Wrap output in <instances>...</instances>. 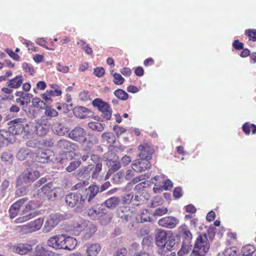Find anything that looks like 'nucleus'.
<instances>
[{
  "label": "nucleus",
  "instance_id": "obj_1",
  "mask_svg": "<svg viewBox=\"0 0 256 256\" xmlns=\"http://www.w3.org/2000/svg\"><path fill=\"white\" fill-rule=\"evenodd\" d=\"M28 200L26 198L20 199L10 207L9 213L11 218L20 216L19 218L16 219V223H22L26 222L37 215V212L34 209L32 208L30 202L26 204Z\"/></svg>",
  "mask_w": 256,
  "mask_h": 256
},
{
  "label": "nucleus",
  "instance_id": "obj_2",
  "mask_svg": "<svg viewBox=\"0 0 256 256\" xmlns=\"http://www.w3.org/2000/svg\"><path fill=\"white\" fill-rule=\"evenodd\" d=\"M138 149L140 151L138 154V158L132 162V166L134 171L141 172L150 168V160L154 152V149L148 144L140 145Z\"/></svg>",
  "mask_w": 256,
  "mask_h": 256
},
{
  "label": "nucleus",
  "instance_id": "obj_3",
  "mask_svg": "<svg viewBox=\"0 0 256 256\" xmlns=\"http://www.w3.org/2000/svg\"><path fill=\"white\" fill-rule=\"evenodd\" d=\"M210 246L206 234L200 235L196 238L190 256H205L210 249Z\"/></svg>",
  "mask_w": 256,
  "mask_h": 256
},
{
  "label": "nucleus",
  "instance_id": "obj_4",
  "mask_svg": "<svg viewBox=\"0 0 256 256\" xmlns=\"http://www.w3.org/2000/svg\"><path fill=\"white\" fill-rule=\"evenodd\" d=\"M40 176L38 171L34 170L29 168L24 171L17 180V186H20L22 184H30L35 181Z\"/></svg>",
  "mask_w": 256,
  "mask_h": 256
},
{
  "label": "nucleus",
  "instance_id": "obj_5",
  "mask_svg": "<svg viewBox=\"0 0 256 256\" xmlns=\"http://www.w3.org/2000/svg\"><path fill=\"white\" fill-rule=\"evenodd\" d=\"M180 234L183 241L180 252L184 254H186L192 250L191 241L192 236L191 232L185 226L182 227Z\"/></svg>",
  "mask_w": 256,
  "mask_h": 256
},
{
  "label": "nucleus",
  "instance_id": "obj_6",
  "mask_svg": "<svg viewBox=\"0 0 256 256\" xmlns=\"http://www.w3.org/2000/svg\"><path fill=\"white\" fill-rule=\"evenodd\" d=\"M85 199L80 194L76 192H70L65 198L66 202L70 206H76L80 209L83 208Z\"/></svg>",
  "mask_w": 256,
  "mask_h": 256
},
{
  "label": "nucleus",
  "instance_id": "obj_7",
  "mask_svg": "<svg viewBox=\"0 0 256 256\" xmlns=\"http://www.w3.org/2000/svg\"><path fill=\"white\" fill-rule=\"evenodd\" d=\"M78 228L80 231L84 232V238L85 240L90 238L97 230L95 224L86 220H81L78 224Z\"/></svg>",
  "mask_w": 256,
  "mask_h": 256
},
{
  "label": "nucleus",
  "instance_id": "obj_8",
  "mask_svg": "<svg viewBox=\"0 0 256 256\" xmlns=\"http://www.w3.org/2000/svg\"><path fill=\"white\" fill-rule=\"evenodd\" d=\"M26 119L18 118L8 122V130L12 134H19L25 129Z\"/></svg>",
  "mask_w": 256,
  "mask_h": 256
},
{
  "label": "nucleus",
  "instance_id": "obj_9",
  "mask_svg": "<svg viewBox=\"0 0 256 256\" xmlns=\"http://www.w3.org/2000/svg\"><path fill=\"white\" fill-rule=\"evenodd\" d=\"M86 130L80 126H76L68 134V137L74 141L79 143L86 142Z\"/></svg>",
  "mask_w": 256,
  "mask_h": 256
},
{
  "label": "nucleus",
  "instance_id": "obj_10",
  "mask_svg": "<svg viewBox=\"0 0 256 256\" xmlns=\"http://www.w3.org/2000/svg\"><path fill=\"white\" fill-rule=\"evenodd\" d=\"M92 105L96 107L102 112V116L106 120H109L112 116V112L108 104L103 102L99 98H96L92 101Z\"/></svg>",
  "mask_w": 256,
  "mask_h": 256
},
{
  "label": "nucleus",
  "instance_id": "obj_11",
  "mask_svg": "<svg viewBox=\"0 0 256 256\" xmlns=\"http://www.w3.org/2000/svg\"><path fill=\"white\" fill-rule=\"evenodd\" d=\"M62 219V216L58 214H52L46 218L44 231L48 232L51 231Z\"/></svg>",
  "mask_w": 256,
  "mask_h": 256
},
{
  "label": "nucleus",
  "instance_id": "obj_12",
  "mask_svg": "<svg viewBox=\"0 0 256 256\" xmlns=\"http://www.w3.org/2000/svg\"><path fill=\"white\" fill-rule=\"evenodd\" d=\"M116 214L124 223L130 222L134 216V214L130 208L125 206H120L117 209Z\"/></svg>",
  "mask_w": 256,
  "mask_h": 256
},
{
  "label": "nucleus",
  "instance_id": "obj_13",
  "mask_svg": "<svg viewBox=\"0 0 256 256\" xmlns=\"http://www.w3.org/2000/svg\"><path fill=\"white\" fill-rule=\"evenodd\" d=\"M10 249L14 253L25 255L32 250V246L28 243H18L12 246Z\"/></svg>",
  "mask_w": 256,
  "mask_h": 256
},
{
  "label": "nucleus",
  "instance_id": "obj_14",
  "mask_svg": "<svg viewBox=\"0 0 256 256\" xmlns=\"http://www.w3.org/2000/svg\"><path fill=\"white\" fill-rule=\"evenodd\" d=\"M110 154L114 156V158L113 159H110V158H107L106 164L110 168V169L107 172L106 178L108 177L112 174L118 170L120 168V162L118 161V156L112 152H110Z\"/></svg>",
  "mask_w": 256,
  "mask_h": 256
},
{
  "label": "nucleus",
  "instance_id": "obj_15",
  "mask_svg": "<svg viewBox=\"0 0 256 256\" xmlns=\"http://www.w3.org/2000/svg\"><path fill=\"white\" fill-rule=\"evenodd\" d=\"M64 240V234L56 235L48 240V245L56 250L63 249Z\"/></svg>",
  "mask_w": 256,
  "mask_h": 256
},
{
  "label": "nucleus",
  "instance_id": "obj_16",
  "mask_svg": "<svg viewBox=\"0 0 256 256\" xmlns=\"http://www.w3.org/2000/svg\"><path fill=\"white\" fill-rule=\"evenodd\" d=\"M56 147L60 150H66L70 152L75 150L77 146L75 143L68 140L62 139L57 142Z\"/></svg>",
  "mask_w": 256,
  "mask_h": 256
},
{
  "label": "nucleus",
  "instance_id": "obj_17",
  "mask_svg": "<svg viewBox=\"0 0 256 256\" xmlns=\"http://www.w3.org/2000/svg\"><path fill=\"white\" fill-rule=\"evenodd\" d=\"M74 115L80 118L84 119L93 115L92 112L84 106H77L74 108Z\"/></svg>",
  "mask_w": 256,
  "mask_h": 256
},
{
  "label": "nucleus",
  "instance_id": "obj_18",
  "mask_svg": "<svg viewBox=\"0 0 256 256\" xmlns=\"http://www.w3.org/2000/svg\"><path fill=\"white\" fill-rule=\"evenodd\" d=\"M178 223V220L172 216L164 217L160 220L158 222L160 226L169 228H174Z\"/></svg>",
  "mask_w": 256,
  "mask_h": 256
},
{
  "label": "nucleus",
  "instance_id": "obj_19",
  "mask_svg": "<svg viewBox=\"0 0 256 256\" xmlns=\"http://www.w3.org/2000/svg\"><path fill=\"white\" fill-rule=\"evenodd\" d=\"M170 233H168L166 230H158L156 234V244L159 247H162L166 244L168 237L170 236Z\"/></svg>",
  "mask_w": 256,
  "mask_h": 256
},
{
  "label": "nucleus",
  "instance_id": "obj_20",
  "mask_svg": "<svg viewBox=\"0 0 256 256\" xmlns=\"http://www.w3.org/2000/svg\"><path fill=\"white\" fill-rule=\"evenodd\" d=\"M54 158V152L50 150H46L40 153L37 156L36 160L40 162L46 163L52 161Z\"/></svg>",
  "mask_w": 256,
  "mask_h": 256
},
{
  "label": "nucleus",
  "instance_id": "obj_21",
  "mask_svg": "<svg viewBox=\"0 0 256 256\" xmlns=\"http://www.w3.org/2000/svg\"><path fill=\"white\" fill-rule=\"evenodd\" d=\"M92 170V166L88 165L84 168H80L74 174L76 177L80 180L88 179L90 176V172Z\"/></svg>",
  "mask_w": 256,
  "mask_h": 256
},
{
  "label": "nucleus",
  "instance_id": "obj_22",
  "mask_svg": "<svg viewBox=\"0 0 256 256\" xmlns=\"http://www.w3.org/2000/svg\"><path fill=\"white\" fill-rule=\"evenodd\" d=\"M52 132L59 136H64L69 132V128L62 122H56L52 127Z\"/></svg>",
  "mask_w": 256,
  "mask_h": 256
},
{
  "label": "nucleus",
  "instance_id": "obj_23",
  "mask_svg": "<svg viewBox=\"0 0 256 256\" xmlns=\"http://www.w3.org/2000/svg\"><path fill=\"white\" fill-rule=\"evenodd\" d=\"M63 249L71 250L74 248L77 245V240L76 238L64 234Z\"/></svg>",
  "mask_w": 256,
  "mask_h": 256
},
{
  "label": "nucleus",
  "instance_id": "obj_24",
  "mask_svg": "<svg viewBox=\"0 0 256 256\" xmlns=\"http://www.w3.org/2000/svg\"><path fill=\"white\" fill-rule=\"evenodd\" d=\"M104 214V210L102 206L96 205L94 206L88 210V216L93 220H95L100 218V214Z\"/></svg>",
  "mask_w": 256,
  "mask_h": 256
},
{
  "label": "nucleus",
  "instance_id": "obj_25",
  "mask_svg": "<svg viewBox=\"0 0 256 256\" xmlns=\"http://www.w3.org/2000/svg\"><path fill=\"white\" fill-rule=\"evenodd\" d=\"M100 244L96 243L94 244H86V256H96L101 250Z\"/></svg>",
  "mask_w": 256,
  "mask_h": 256
},
{
  "label": "nucleus",
  "instance_id": "obj_26",
  "mask_svg": "<svg viewBox=\"0 0 256 256\" xmlns=\"http://www.w3.org/2000/svg\"><path fill=\"white\" fill-rule=\"evenodd\" d=\"M40 124L36 126V133L39 136L46 135L49 130V126L46 124V121L40 120Z\"/></svg>",
  "mask_w": 256,
  "mask_h": 256
},
{
  "label": "nucleus",
  "instance_id": "obj_27",
  "mask_svg": "<svg viewBox=\"0 0 256 256\" xmlns=\"http://www.w3.org/2000/svg\"><path fill=\"white\" fill-rule=\"evenodd\" d=\"M120 198L116 196H112L107 199L104 202V206L111 210L115 209L120 203Z\"/></svg>",
  "mask_w": 256,
  "mask_h": 256
},
{
  "label": "nucleus",
  "instance_id": "obj_28",
  "mask_svg": "<svg viewBox=\"0 0 256 256\" xmlns=\"http://www.w3.org/2000/svg\"><path fill=\"white\" fill-rule=\"evenodd\" d=\"M23 78L22 75L16 76L14 78L9 80L6 84L11 88H20L23 82Z\"/></svg>",
  "mask_w": 256,
  "mask_h": 256
},
{
  "label": "nucleus",
  "instance_id": "obj_29",
  "mask_svg": "<svg viewBox=\"0 0 256 256\" xmlns=\"http://www.w3.org/2000/svg\"><path fill=\"white\" fill-rule=\"evenodd\" d=\"M86 192L88 201L90 202L100 192V188L96 185H92L88 188L86 189Z\"/></svg>",
  "mask_w": 256,
  "mask_h": 256
},
{
  "label": "nucleus",
  "instance_id": "obj_30",
  "mask_svg": "<svg viewBox=\"0 0 256 256\" xmlns=\"http://www.w3.org/2000/svg\"><path fill=\"white\" fill-rule=\"evenodd\" d=\"M166 244L161 248L164 249H166L168 251L172 250L176 245V240L174 236L170 234V236L168 237L167 240H166Z\"/></svg>",
  "mask_w": 256,
  "mask_h": 256
},
{
  "label": "nucleus",
  "instance_id": "obj_31",
  "mask_svg": "<svg viewBox=\"0 0 256 256\" xmlns=\"http://www.w3.org/2000/svg\"><path fill=\"white\" fill-rule=\"evenodd\" d=\"M52 188V184L50 182L44 185L38 190V194L44 198L48 199V196Z\"/></svg>",
  "mask_w": 256,
  "mask_h": 256
},
{
  "label": "nucleus",
  "instance_id": "obj_32",
  "mask_svg": "<svg viewBox=\"0 0 256 256\" xmlns=\"http://www.w3.org/2000/svg\"><path fill=\"white\" fill-rule=\"evenodd\" d=\"M46 110L44 113V115L42 116L40 119L42 120L46 121V122H48V120L49 119L46 118V116L49 118H54L58 116V112L54 109L51 108L46 106Z\"/></svg>",
  "mask_w": 256,
  "mask_h": 256
},
{
  "label": "nucleus",
  "instance_id": "obj_33",
  "mask_svg": "<svg viewBox=\"0 0 256 256\" xmlns=\"http://www.w3.org/2000/svg\"><path fill=\"white\" fill-rule=\"evenodd\" d=\"M11 132L4 130H0V140H2L4 144L8 145V143L12 142Z\"/></svg>",
  "mask_w": 256,
  "mask_h": 256
},
{
  "label": "nucleus",
  "instance_id": "obj_34",
  "mask_svg": "<svg viewBox=\"0 0 256 256\" xmlns=\"http://www.w3.org/2000/svg\"><path fill=\"white\" fill-rule=\"evenodd\" d=\"M92 166V174L90 175L92 179L97 178L102 170V164L98 163L96 166Z\"/></svg>",
  "mask_w": 256,
  "mask_h": 256
},
{
  "label": "nucleus",
  "instance_id": "obj_35",
  "mask_svg": "<svg viewBox=\"0 0 256 256\" xmlns=\"http://www.w3.org/2000/svg\"><path fill=\"white\" fill-rule=\"evenodd\" d=\"M88 126L93 130L102 132L104 130L105 125L98 122H92L88 124Z\"/></svg>",
  "mask_w": 256,
  "mask_h": 256
},
{
  "label": "nucleus",
  "instance_id": "obj_36",
  "mask_svg": "<svg viewBox=\"0 0 256 256\" xmlns=\"http://www.w3.org/2000/svg\"><path fill=\"white\" fill-rule=\"evenodd\" d=\"M19 232L22 234H27L34 232L32 226L30 222L27 224H24L19 227Z\"/></svg>",
  "mask_w": 256,
  "mask_h": 256
},
{
  "label": "nucleus",
  "instance_id": "obj_37",
  "mask_svg": "<svg viewBox=\"0 0 256 256\" xmlns=\"http://www.w3.org/2000/svg\"><path fill=\"white\" fill-rule=\"evenodd\" d=\"M113 214L112 213H105L104 212L102 214H100V222L102 224H106L109 223L112 218Z\"/></svg>",
  "mask_w": 256,
  "mask_h": 256
},
{
  "label": "nucleus",
  "instance_id": "obj_38",
  "mask_svg": "<svg viewBox=\"0 0 256 256\" xmlns=\"http://www.w3.org/2000/svg\"><path fill=\"white\" fill-rule=\"evenodd\" d=\"M134 194L132 193H128L122 196L120 199L124 206L128 205L133 202Z\"/></svg>",
  "mask_w": 256,
  "mask_h": 256
},
{
  "label": "nucleus",
  "instance_id": "obj_39",
  "mask_svg": "<svg viewBox=\"0 0 256 256\" xmlns=\"http://www.w3.org/2000/svg\"><path fill=\"white\" fill-rule=\"evenodd\" d=\"M217 256H237L236 251L235 249L228 248L224 252L218 253Z\"/></svg>",
  "mask_w": 256,
  "mask_h": 256
},
{
  "label": "nucleus",
  "instance_id": "obj_40",
  "mask_svg": "<svg viewBox=\"0 0 256 256\" xmlns=\"http://www.w3.org/2000/svg\"><path fill=\"white\" fill-rule=\"evenodd\" d=\"M254 252V248L251 245H246L242 248V254L244 256H252Z\"/></svg>",
  "mask_w": 256,
  "mask_h": 256
},
{
  "label": "nucleus",
  "instance_id": "obj_41",
  "mask_svg": "<svg viewBox=\"0 0 256 256\" xmlns=\"http://www.w3.org/2000/svg\"><path fill=\"white\" fill-rule=\"evenodd\" d=\"M33 106L41 109H45L46 104L38 98H34L32 101Z\"/></svg>",
  "mask_w": 256,
  "mask_h": 256
},
{
  "label": "nucleus",
  "instance_id": "obj_42",
  "mask_svg": "<svg viewBox=\"0 0 256 256\" xmlns=\"http://www.w3.org/2000/svg\"><path fill=\"white\" fill-rule=\"evenodd\" d=\"M115 96L121 100H126L128 98V94L122 89H118L114 91Z\"/></svg>",
  "mask_w": 256,
  "mask_h": 256
},
{
  "label": "nucleus",
  "instance_id": "obj_43",
  "mask_svg": "<svg viewBox=\"0 0 256 256\" xmlns=\"http://www.w3.org/2000/svg\"><path fill=\"white\" fill-rule=\"evenodd\" d=\"M81 164L80 160H74L66 168V170L69 172H72L76 170Z\"/></svg>",
  "mask_w": 256,
  "mask_h": 256
},
{
  "label": "nucleus",
  "instance_id": "obj_44",
  "mask_svg": "<svg viewBox=\"0 0 256 256\" xmlns=\"http://www.w3.org/2000/svg\"><path fill=\"white\" fill-rule=\"evenodd\" d=\"M44 220L43 218H38L36 219L34 222H30L34 232L39 230L42 224L44 223Z\"/></svg>",
  "mask_w": 256,
  "mask_h": 256
},
{
  "label": "nucleus",
  "instance_id": "obj_45",
  "mask_svg": "<svg viewBox=\"0 0 256 256\" xmlns=\"http://www.w3.org/2000/svg\"><path fill=\"white\" fill-rule=\"evenodd\" d=\"M102 138L108 143H114L115 141V138L112 133L104 132L102 135Z\"/></svg>",
  "mask_w": 256,
  "mask_h": 256
},
{
  "label": "nucleus",
  "instance_id": "obj_46",
  "mask_svg": "<svg viewBox=\"0 0 256 256\" xmlns=\"http://www.w3.org/2000/svg\"><path fill=\"white\" fill-rule=\"evenodd\" d=\"M52 194L54 196V200L58 199L64 196V191L60 188H54Z\"/></svg>",
  "mask_w": 256,
  "mask_h": 256
},
{
  "label": "nucleus",
  "instance_id": "obj_47",
  "mask_svg": "<svg viewBox=\"0 0 256 256\" xmlns=\"http://www.w3.org/2000/svg\"><path fill=\"white\" fill-rule=\"evenodd\" d=\"M15 95L16 96H19L24 100H29L28 102H30V99L32 98L33 96L30 93H24L23 92L19 91L16 92Z\"/></svg>",
  "mask_w": 256,
  "mask_h": 256
},
{
  "label": "nucleus",
  "instance_id": "obj_48",
  "mask_svg": "<svg viewBox=\"0 0 256 256\" xmlns=\"http://www.w3.org/2000/svg\"><path fill=\"white\" fill-rule=\"evenodd\" d=\"M140 218L142 222L150 221L149 212L147 210H144L142 211L140 214Z\"/></svg>",
  "mask_w": 256,
  "mask_h": 256
},
{
  "label": "nucleus",
  "instance_id": "obj_49",
  "mask_svg": "<svg viewBox=\"0 0 256 256\" xmlns=\"http://www.w3.org/2000/svg\"><path fill=\"white\" fill-rule=\"evenodd\" d=\"M114 82L116 84H122L124 83V79L122 77L121 74L118 73H114Z\"/></svg>",
  "mask_w": 256,
  "mask_h": 256
},
{
  "label": "nucleus",
  "instance_id": "obj_50",
  "mask_svg": "<svg viewBox=\"0 0 256 256\" xmlns=\"http://www.w3.org/2000/svg\"><path fill=\"white\" fill-rule=\"evenodd\" d=\"M168 209L164 207L156 208L154 212V216H162L168 212Z\"/></svg>",
  "mask_w": 256,
  "mask_h": 256
},
{
  "label": "nucleus",
  "instance_id": "obj_51",
  "mask_svg": "<svg viewBox=\"0 0 256 256\" xmlns=\"http://www.w3.org/2000/svg\"><path fill=\"white\" fill-rule=\"evenodd\" d=\"M172 186V182L170 180L168 179L164 182V185L160 188L161 189V190H170Z\"/></svg>",
  "mask_w": 256,
  "mask_h": 256
},
{
  "label": "nucleus",
  "instance_id": "obj_52",
  "mask_svg": "<svg viewBox=\"0 0 256 256\" xmlns=\"http://www.w3.org/2000/svg\"><path fill=\"white\" fill-rule=\"evenodd\" d=\"M28 154V152L26 150H25L24 149L22 148L20 149L16 155V157L18 160H23L26 157Z\"/></svg>",
  "mask_w": 256,
  "mask_h": 256
},
{
  "label": "nucleus",
  "instance_id": "obj_53",
  "mask_svg": "<svg viewBox=\"0 0 256 256\" xmlns=\"http://www.w3.org/2000/svg\"><path fill=\"white\" fill-rule=\"evenodd\" d=\"M22 68L26 72H28L31 75L33 74L34 72V69L30 66L27 63L22 64Z\"/></svg>",
  "mask_w": 256,
  "mask_h": 256
},
{
  "label": "nucleus",
  "instance_id": "obj_54",
  "mask_svg": "<svg viewBox=\"0 0 256 256\" xmlns=\"http://www.w3.org/2000/svg\"><path fill=\"white\" fill-rule=\"evenodd\" d=\"M105 72L104 68L102 67H97L94 69V74L98 77L102 76Z\"/></svg>",
  "mask_w": 256,
  "mask_h": 256
},
{
  "label": "nucleus",
  "instance_id": "obj_55",
  "mask_svg": "<svg viewBox=\"0 0 256 256\" xmlns=\"http://www.w3.org/2000/svg\"><path fill=\"white\" fill-rule=\"evenodd\" d=\"M173 196L176 198H179L182 196V190L180 187L176 188L174 189Z\"/></svg>",
  "mask_w": 256,
  "mask_h": 256
},
{
  "label": "nucleus",
  "instance_id": "obj_56",
  "mask_svg": "<svg viewBox=\"0 0 256 256\" xmlns=\"http://www.w3.org/2000/svg\"><path fill=\"white\" fill-rule=\"evenodd\" d=\"M6 53L10 56V57L12 58L14 60H18L20 56L14 52L10 49H6Z\"/></svg>",
  "mask_w": 256,
  "mask_h": 256
},
{
  "label": "nucleus",
  "instance_id": "obj_57",
  "mask_svg": "<svg viewBox=\"0 0 256 256\" xmlns=\"http://www.w3.org/2000/svg\"><path fill=\"white\" fill-rule=\"evenodd\" d=\"M26 192L27 190L26 187L21 186L16 190V196H24L26 194Z\"/></svg>",
  "mask_w": 256,
  "mask_h": 256
},
{
  "label": "nucleus",
  "instance_id": "obj_58",
  "mask_svg": "<svg viewBox=\"0 0 256 256\" xmlns=\"http://www.w3.org/2000/svg\"><path fill=\"white\" fill-rule=\"evenodd\" d=\"M127 250L125 248H122L114 252L113 256H126Z\"/></svg>",
  "mask_w": 256,
  "mask_h": 256
},
{
  "label": "nucleus",
  "instance_id": "obj_59",
  "mask_svg": "<svg viewBox=\"0 0 256 256\" xmlns=\"http://www.w3.org/2000/svg\"><path fill=\"white\" fill-rule=\"evenodd\" d=\"M113 130L118 136L124 133L126 131L124 128L119 126H115L114 127Z\"/></svg>",
  "mask_w": 256,
  "mask_h": 256
},
{
  "label": "nucleus",
  "instance_id": "obj_60",
  "mask_svg": "<svg viewBox=\"0 0 256 256\" xmlns=\"http://www.w3.org/2000/svg\"><path fill=\"white\" fill-rule=\"evenodd\" d=\"M57 70L60 72L66 73L68 72L69 68L66 66H64L60 64H58L57 65Z\"/></svg>",
  "mask_w": 256,
  "mask_h": 256
},
{
  "label": "nucleus",
  "instance_id": "obj_61",
  "mask_svg": "<svg viewBox=\"0 0 256 256\" xmlns=\"http://www.w3.org/2000/svg\"><path fill=\"white\" fill-rule=\"evenodd\" d=\"M232 45L236 50H238L242 49L244 47L243 43L239 42L238 40H235Z\"/></svg>",
  "mask_w": 256,
  "mask_h": 256
},
{
  "label": "nucleus",
  "instance_id": "obj_62",
  "mask_svg": "<svg viewBox=\"0 0 256 256\" xmlns=\"http://www.w3.org/2000/svg\"><path fill=\"white\" fill-rule=\"evenodd\" d=\"M250 40H252L256 42V30H249L248 34Z\"/></svg>",
  "mask_w": 256,
  "mask_h": 256
},
{
  "label": "nucleus",
  "instance_id": "obj_63",
  "mask_svg": "<svg viewBox=\"0 0 256 256\" xmlns=\"http://www.w3.org/2000/svg\"><path fill=\"white\" fill-rule=\"evenodd\" d=\"M251 124L245 123L242 126V130L246 134H249L252 128Z\"/></svg>",
  "mask_w": 256,
  "mask_h": 256
},
{
  "label": "nucleus",
  "instance_id": "obj_64",
  "mask_svg": "<svg viewBox=\"0 0 256 256\" xmlns=\"http://www.w3.org/2000/svg\"><path fill=\"white\" fill-rule=\"evenodd\" d=\"M134 256H152L150 253L146 252L144 250L141 252H136L134 254Z\"/></svg>",
  "mask_w": 256,
  "mask_h": 256
}]
</instances>
